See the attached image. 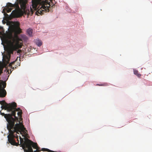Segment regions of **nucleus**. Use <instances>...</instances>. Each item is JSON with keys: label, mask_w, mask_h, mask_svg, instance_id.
I'll return each instance as SVG.
<instances>
[{"label": "nucleus", "mask_w": 152, "mask_h": 152, "mask_svg": "<svg viewBox=\"0 0 152 152\" xmlns=\"http://www.w3.org/2000/svg\"><path fill=\"white\" fill-rule=\"evenodd\" d=\"M0 104L2 105L1 107V110L4 109L7 112L11 113L5 114L0 112V114L2 116H4V118L7 122V127L10 133L7 136L9 142L12 145H16L17 143L14 138L15 137L17 139L18 141V137L16 133L19 134L18 132H19L24 138L27 134V131L23 125L18 121V118L15 116L16 112L18 111L17 115L21 117L22 111L19 108H16V104L14 102L7 104L4 100H2L0 101Z\"/></svg>", "instance_id": "obj_1"}, {"label": "nucleus", "mask_w": 152, "mask_h": 152, "mask_svg": "<svg viewBox=\"0 0 152 152\" xmlns=\"http://www.w3.org/2000/svg\"><path fill=\"white\" fill-rule=\"evenodd\" d=\"M19 25V23H18L15 27H12L11 30L9 31L7 34L4 33L3 28H0L2 31H0V35L4 36L7 44L6 49L8 53L7 55L5 56V58H3V61L6 64L9 63L11 54H13V51L22 47L23 40L26 41L27 39V37L24 35L21 36V38L17 35H15L14 37L13 36L12 33L14 31L17 34H19L21 32Z\"/></svg>", "instance_id": "obj_2"}, {"label": "nucleus", "mask_w": 152, "mask_h": 152, "mask_svg": "<svg viewBox=\"0 0 152 152\" xmlns=\"http://www.w3.org/2000/svg\"><path fill=\"white\" fill-rule=\"evenodd\" d=\"M54 0H31L32 6L34 10L37 9L36 13L38 15L43 14V12H48L50 8L55 6Z\"/></svg>", "instance_id": "obj_3"}, {"label": "nucleus", "mask_w": 152, "mask_h": 152, "mask_svg": "<svg viewBox=\"0 0 152 152\" xmlns=\"http://www.w3.org/2000/svg\"><path fill=\"white\" fill-rule=\"evenodd\" d=\"M24 146L26 148V149L23 148L24 152H33L32 147L35 149L37 148V143H34L28 139L25 143Z\"/></svg>", "instance_id": "obj_4"}, {"label": "nucleus", "mask_w": 152, "mask_h": 152, "mask_svg": "<svg viewBox=\"0 0 152 152\" xmlns=\"http://www.w3.org/2000/svg\"><path fill=\"white\" fill-rule=\"evenodd\" d=\"M15 7V4H13L10 3L8 2L7 3V7L5 9L7 11V12L9 13L11 11V10H12V8H10L9 7Z\"/></svg>", "instance_id": "obj_5"}, {"label": "nucleus", "mask_w": 152, "mask_h": 152, "mask_svg": "<svg viewBox=\"0 0 152 152\" xmlns=\"http://www.w3.org/2000/svg\"><path fill=\"white\" fill-rule=\"evenodd\" d=\"M32 29L31 28H29L27 30L28 34L30 37L32 36Z\"/></svg>", "instance_id": "obj_6"}, {"label": "nucleus", "mask_w": 152, "mask_h": 152, "mask_svg": "<svg viewBox=\"0 0 152 152\" xmlns=\"http://www.w3.org/2000/svg\"><path fill=\"white\" fill-rule=\"evenodd\" d=\"M35 42L36 44L39 46H41L42 44L41 41L39 39H36L35 40Z\"/></svg>", "instance_id": "obj_7"}, {"label": "nucleus", "mask_w": 152, "mask_h": 152, "mask_svg": "<svg viewBox=\"0 0 152 152\" xmlns=\"http://www.w3.org/2000/svg\"><path fill=\"white\" fill-rule=\"evenodd\" d=\"M134 73L139 77L141 76V75L139 73L138 71L137 70L134 69Z\"/></svg>", "instance_id": "obj_8"}, {"label": "nucleus", "mask_w": 152, "mask_h": 152, "mask_svg": "<svg viewBox=\"0 0 152 152\" xmlns=\"http://www.w3.org/2000/svg\"><path fill=\"white\" fill-rule=\"evenodd\" d=\"M18 11L17 10H13L11 13V14L14 17L15 16L18 14Z\"/></svg>", "instance_id": "obj_9"}, {"label": "nucleus", "mask_w": 152, "mask_h": 152, "mask_svg": "<svg viewBox=\"0 0 152 152\" xmlns=\"http://www.w3.org/2000/svg\"><path fill=\"white\" fill-rule=\"evenodd\" d=\"M30 11H29L28 10V15H31L34 12V11L33 10L31 9V7H30Z\"/></svg>", "instance_id": "obj_10"}, {"label": "nucleus", "mask_w": 152, "mask_h": 152, "mask_svg": "<svg viewBox=\"0 0 152 152\" xmlns=\"http://www.w3.org/2000/svg\"><path fill=\"white\" fill-rule=\"evenodd\" d=\"M97 86H106L108 85L106 83H103L101 84H97L96 85Z\"/></svg>", "instance_id": "obj_11"}, {"label": "nucleus", "mask_w": 152, "mask_h": 152, "mask_svg": "<svg viewBox=\"0 0 152 152\" xmlns=\"http://www.w3.org/2000/svg\"><path fill=\"white\" fill-rule=\"evenodd\" d=\"M19 139H20V143H21V140H23V139L20 136H19Z\"/></svg>", "instance_id": "obj_12"}, {"label": "nucleus", "mask_w": 152, "mask_h": 152, "mask_svg": "<svg viewBox=\"0 0 152 152\" xmlns=\"http://www.w3.org/2000/svg\"><path fill=\"white\" fill-rule=\"evenodd\" d=\"M21 52V50H18L17 51V53H20Z\"/></svg>", "instance_id": "obj_13"}, {"label": "nucleus", "mask_w": 152, "mask_h": 152, "mask_svg": "<svg viewBox=\"0 0 152 152\" xmlns=\"http://www.w3.org/2000/svg\"><path fill=\"white\" fill-rule=\"evenodd\" d=\"M14 63V62H12L11 63H10V64H9V65L10 66H12V64H13Z\"/></svg>", "instance_id": "obj_14"}, {"label": "nucleus", "mask_w": 152, "mask_h": 152, "mask_svg": "<svg viewBox=\"0 0 152 152\" xmlns=\"http://www.w3.org/2000/svg\"><path fill=\"white\" fill-rule=\"evenodd\" d=\"M4 9H5V8H4V9H3V11H2V12H3V13H4V12H4Z\"/></svg>", "instance_id": "obj_15"}, {"label": "nucleus", "mask_w": 152, "mask_h": 152, "mask_svg": "<svg viewBox=\"0 0 152 152\" xmlns=\"http://www.w3.org/2000/svg\"><path fill=\"white\" fill-rule=\"evenodd\" d=\"M37 150H36L35 151H34V152H35V151H37Z\"/></svg>", "instance_id": "obj_16"}]
</instances>
